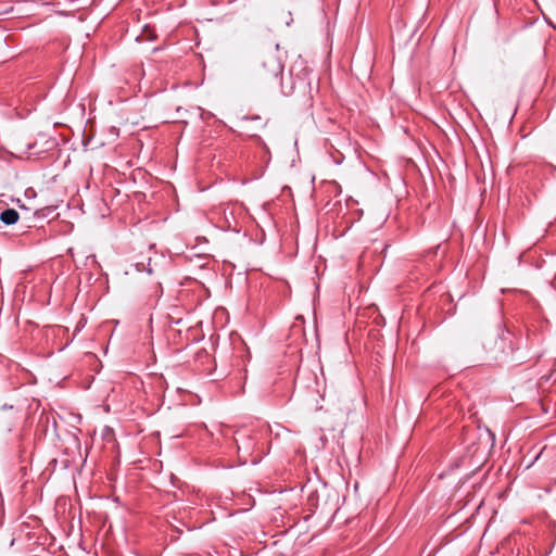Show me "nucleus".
<instances>
[{
  "label": "nucleus",
  "mask_w": 556,
  "mask_h": 556,
  "mask_svg": "<svg viewBox=\"0 0 556 556\" xmlns=\"http://www.w3.org/2000/svg\"><path fill=\"white\" fill-rule=\"evenodd\" d=\"M283 66L279 59L273 54H263L254 64L253 75L256 79L264 83L277 81L282 74Z\"/></svg>",
  "instance_id": "1"
},
{
  "label": "nucleus",
  "mask_w": 556,
  "mask_h": 556,
  "mask_svg": "<svg viewBox=\"0 0 556 556\" xmlns=\"http://www.w3.org/2000/svg\"><path fill=\"white\" fill-rule=\"evenodd\" d=\"M235 441L240 457H243V463L248 462L249 456H252V464H256L261 460L262 456L264 455V451L260 447L256 434H250L247 429L239 430L237 431Z\"/></svg>",
  "instance_id": "2"
},
{
  "label": "nucleus",
  "mask_w": 556,
  "mask_h": 556,
  "mask_svg": "<svg viewBox=\"0 0 556 556\" xmlns=\"http://www.w3.org/2000/svg\"><path fill=\"white\" fill-rule=\"evenodd\" d=\"M18 218V212L14 208H7L0 214V220L5 225L16 224Z\"/></svg>",
  "instance_id": "3"
}]
</instances>
